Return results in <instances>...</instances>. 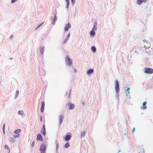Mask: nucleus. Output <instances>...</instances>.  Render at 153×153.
I'll return each instance as SVG.
<instances>
[{"instance_id":"obj_13","label":"nucleus","mask_w":153,"mask_h":153,"mask_svg":"<svg viewBox=\"0 0 153 153\" xmlns=\"http://www.w3.org/2000/svg\"><path fill=\"white\" fill-rule=\"evenodd\" d=\"M147 102H143L142 105L143 107H141V108L143 109H146L147 108V107L146 106V105L147 104Z\"/></svg>"},{"instance_id":"obj_11","label":"nucleus","mask_w":153,"mask_h":153,"mask_svg":"<svg viewBox=\"0 0 153 153\" xmlns=\"http://www.w3.org/2000/svg\"><path fill=\"white\" fill-rule=\"evenodd\" d=\"M144 48L147 49L149 48L150 47V44L148 43V42H147V43H146L145 45L144 46Z\"/></svg>"},{"instance_id":"obj_30","label":"nucleus","mask_w":153,"mask_h":153,"mask_svg":"<svg viewBox=\"0 0 153 153\" xmlns=\"http://www.w3.org/2000/svg\"><path fill=\"white\" fill-rule=\"evenodd\" d=\"M35 145V142L34 141H33L32 142V143H31V146L32 147H33Z\"/></svg>"},{"instance_id":"obj_16","label":"nucleus","mask_w":153,"mask_h":153,"mask_svg":"<svg viewBox=\"0 0 153 153\" xmlns=\"http://www.w3.org/2000/svg\"><path fill=\"white\" fill-rule=\"evenodd\" d=\"M94 71L93 70L91 69L87 71V74L88 75H90L91 73H93Z\"/></svg>"},{"instance_id":"obj_31","label":"nucleus","mask_w":153,"mask_h":153,"mask_svg":"<svg viewBox=\"0 0 153 153\" xmlns=\"http://www.w3.org/2000/svg\"><path fill=\"white\" fill-rule=\"evenodd\" d=\"M130 88H127V89L126 90V91H127L128 92V93H129V91H130Z\"/></svg>"},{"instance_id":"obj_34","label":"nucleus","mask_w":153,"mask_h":153,"mask_svg":"<svg viewBox=\"0 0 153 153\" xmlns=\"http://www.w3.org/2000/svg\"><path fill=\"white\" fill-rule=\"evenodd\" d=\"M17 0H12L11 1V2L12 3H13L15 2Z\"/></svg>"},{"instance_id":"obj_1","label":"nucleus","mask_w":153,"mask_h":153,"mask_svg":"<svg viewBox=\"0 0 153 153\" xmlns=\"http://www.w3.org/2000/svg\"><path fill=\"white\" fill-rule=\"evenodd\" d=\"M46 150V146L44 144H42L41 146L40 150L41 153H45Z\"/></svg>"},{"instance_id":"obj_12","label":"nucleus","mask_w":153,"mask_h":153,"mask_svg":"<svg viewBox=\"0 0 153 153\" xmlns=\"http://www.w3.org/2000/svg\"><path fill=\"white\" fill-rule=\"evenodd\" d=\"M146 1V0H137V3L139 5L141 4L143 2H145Z\"/></svg>"},{"instance_id":"obj_36","label":"nucleus","mask_w":153,"mask_h":153,"mask_svg":"<svg viewBox=\"0 0 153 153\" xmlns=\"http://www.w3.org/2000/svg\"><path fill=\"white\" fill-rule=\"evenodd\" d=\"M5 124H4L3 126V130H5Z\"/></svg>"},{"instance_id":"obj_14","label":"nucleus","mask_w":153,"mask_h":153,"mask_svg":"<svg viewBox=\"0 0 153 153\" xmlns=\"http://www.w3.org/2000/svg\"><path fill=\"white\" fill-rule=\"evenodd\" d=\"M64 118V116L63 115H60L59 117V120L60 124H61Z\"/></svg>"},{"instance_id":"obj_15","label":"nucleus","mask_w":153,"mask_h":153,"mask_svg":"<svg viewBox=\"0 0 153 153\" xmlns=\"http://www.w3.org/2000/svg\"><path fill=\"white\" fill-rule=\"evenodd\" d=\"M75 105L74 104L69 103V108L71 109H73L75 107Z\"/></svg>"},{"instance_id":"obj_28","label":"nucleus","mask_w":153,"mask_h":153,"mask_svg":"<svg viewBox=\"0 0 153 153\" xmlns=\"http://www.w3.org/2000/svg\"><path fill=\"white\" fill-rule=\"evenodd\" d=\"M57 19L56 18V16L55 15L54 17L53 18V21H54V22L53 23V24H54V23L55 22V21H56Z\"/></svg>"},{"instance_id":"obj_10","label":"nucleus","mask_w":153,"mask_h":153,"mask_svg":"<svg viewBox=\"0 0 153 153\" xmlns=\"http://www.w3.org/2000/svg\"><path fill=\"white\" fill-rule=\"evenodd\" d=\"M45 105V102L44 101L42 102V106L41 108V112H43L44 111Z\"/></svg>"},{"instance_id":"obj_24","label":"nucleus","mask_w":153,"mask_h":153,"mask_svg":"<svg viewBox=\"0 0 153 153\" xmlns=\"http://www.w3.org/2000/svg\"><path fill=\"white\" fill-rule=\"evenodd\" d=\"M18 114L21 115H23L24 113L22 111H19L18 112Z\"/></svg>"},{"instance_id":"obj_22","label":"nucleus","mask_w":153,"mask_h":153,"mask_svg":"<svg viewBox=\"0 0 153 153\" xmlns=\"http://www.w3.org/2000/svg\"><path fill=\"white\" fill-rule=\"evenodd\" d=\"M70 146L69 144L68 143V142L67 143L65 146V148H68Z\"/></svg>"},{"instance_id":"obj_39","label":"nucleus","mask_w":153,"mask_h":153,"mask_svg":"<svg viewBox=\"0 0 153 153\" xmlns=\"http://www.w3.org/2000/svg\"><path fill=\"white\" fill-rule=\"evenodd\" d=\"M97 25V22H95L94 24V26H96Z\"/></svg>"},{"instance_id":"obj_33","label":"nucleus","mask_w":153,"mask_h":153,"mask_svg":"<svg viewBox=\"0 0 153 153\" xmlns=\"http://www.w3.org/2000/svg\"><path fill=\"white\" fill-rule=\"evenodd\" d=\"M40 121L41 122H42V117L41 116H40Z\"/></svg>"},{"instance_id":"obj_32","label":"nucleus","mask_w":153,"mask_h":153,"mask_svg":"<svg viewBox=\"0 0 153 153\" xmlns=\"http://www.w3.org/2000/svg\"><path fill=\"white\" fill-rule=\"evenodd\" d=\"M71 2L73 4H74L75 2V0H71Z\"/></svg>"},{"instance_id":"obj_44","label":"nucleus","mask_w":153,"mask_h":153,"mask_svg":"<svg viewBox=\"0 0 153 153\" xmlns=\"http://www.w3.org/2000/svg\"><path fill=\"white\" fill-rule=\"evenodd\" d=\"M120 152V150H119V151H118V153H119V152Z\"/></svg>"},{"instance_id":"obj_43","label":"nucleus","mask_w":153,"mask_h":153,"mask_svg":"<svg viewBox=\"0 0 153 153\" xmlns=\"http://www.w3.org/2000/svg\"><path fill=\"white\" fill-rule=\"evenodd\" d=\"M44 48H43L42 49V50L44 51Z\"/></svg>"},{"instance_id":"obj_41","label":"nucleus","mask_w":153,"mask_h":153,"mask_svg":"<svg viewBox=\"0 0 153 153\" xmlns=\"http://www.w3.org/2000/svg\"><path fill=\"white\" fill-rule=\"evenodd\" d=\"M12 139H13L12 138V137L10 138V141H11L12 140Z\"/></svg>"},{"instance_id":"obj_27","label":"nucleus","mask_w":153,"mask_h":153,"mask_svg":"<svg viewBox=\"0 0 153 153\" xmlns=\"http://www.w3.org/2000/svg\"><path fill=\"white\" fill-rule=\"evenodd\" d=\"M19 94V91H17L16 93L15 96H16V98L17 97Z\"/></svg>"},{"instance_id":"obj_29","label":"nucleus","mask_w":153,"mask_h":153,"mask_svg":"<svg viewBox=\"0 0 153 153\" xmlns=\"http://www.w3.org/2000/svg\"><path fill=\"white\" fill-rule=\"evenodd\" d=\"M85 134V132L84 131H83L81 133V137L84 136Z\"/></svg>"},{"instance_id":"obj_5","label":"nucleus","mask_w":153,"mask_h":153,"mask_svg":"<svg viewBox=\"0 0 153 153\" xmlns=\"http://www.w3.org/2000/svg\"><path fill=\"white\" fill-rule=\"evenodd\" d=\"M115 88L117 92H118L119 90V83L118 81L116 80L115 81Z\"/></svg>"},{"instance_id":"obj_40","label":"nucleus","mask_w":153,"mask_h":153,"mask_svg":"<svg viewBox=\"0 0 153 153\" xmlns=\"http://www.w3.org/2000/svg\"><path fill=\"white\" fill-rule=\"evenodd\" d=\"M3 131L4 134L5 133V130H3Z\"/></svg>"},{"instance_id":"obj_38","label":"nucleus","mask_w":153,"mask_h":153,"mask_svg":"<svg viewBox=\"0 0 153 153\" xmlns=\"http://www.w3.org/2000/svg\"><path fill=\"white\" fill-rule=\"evenodd\" d=\"M143 41L145 42H146V43H147V42L148 41L146 40H143Z\"/></svg>"},{"instance_id":"obj_6","label":"nucleus","mask_w":153,"mask_h":153,"mask_svg":"<svg viewBox=\"0 0 153 153\" xmlns=\"http://www.w3.org/2000/svg\"><path fill=\"white\" fill-rule=\"evenodd\" d=\"M43 138L41 134H38L37 136V140L42 141H43Z\"/></svg>"},{"instance_id":"obj_7","label":"nucleus","mask_w":153,"mask_h":153,"mask_svg":"<svg viewBox=\"0 0 153 153\" xmlns=\"http://www.w3.org/2000/svg\"><path fill=\"white\" fill-rule=\"evenodd\" d=\"M41 133L43 135H45L46 134V129L45 125H44L41 130Z\"/></svg>"},{"instance_id":"obj_18","label":"nucleus","mask_w":153,"mask_h":153,"mask_svg":"<svg viewBox=\"0 0 153 153\" xmlns=\"http://www.w3.org/2000/svg\"><path fill=\"white\" fill-rule=\"evenodd\" d=\"M90 34L91 36H94V35L95 34V32H94V30H93L92 29L90 32Z\"/></svg>"},{"instance_id":"obj_23","label":"nucleus","mask_w":153,"mask_h":153,"mask_svg":"<svg viewBox=\"0 0 153 153\" xmlns=\"http://www.w3.org/2000/svg\"><path fill=\"white\" fill-rule=\"evenodd\" d=\"M66 0V1L67 2V5L66 7L67 8H68V7L69 6V5L70 0Z\"/></svg>"},{"instance_id":"obj_26","label":"nucleus","mask_w":153,"mask_h":153,"mask_svg":"<svg viewBox=\"0 0 153 153\" xmlns=\"http://www.w3.org/2000/svg\"><path fill=\"white\" fill-rule=\"evenodd\" d=\"M97 26H94L92 28V30H97Z\"/></svg>"},{"instance_id":"obj_20","label":"nucleus","mask_w":153,"mask_h":153,"mask_svg":"<svg viewBox=\"0 0 153 153\" xmlns=\"http://www.w3.org/2000/svg\"><path fill=\"white\" fill-rule=\"evenodd\" d=\"M20 136L19 134H17L16 135H13V137L14 138H17L19 137Z\"/></svg>"},{"instance_id":"obj_17","label":"nucleus","mask_w":153,"mask_h":153,"mask_svg":"<svg viewBox=\"0 0 153 153\" xmlns=\"http://www.w3.org/2000/svg\"><path fill=\"white\" fill-rule=\"evenodd\" d=\"M21 131V130L20 129H19L15 130L14 131V133L15 134H19V133H20Z\"/></svg>"},{"instance_id":"obj_42","label":"nucleus","mask_w":153,"mask_h":153,"mask_svg":"<svg viewBox=\"0 0 153 153\" xmlns=\"http://www.w3.org/2000/svg\"><path fill=\"white\" fill-rule=\"evenodd\" d=\"M74 72L76 73V69H75L74 70Z\"/></svg>"},{"instance_id":"obj_2","label":"nucleus","mask_w":153,"mask_h":153,"mask_svg":"<svg viewBox=\"0 0 153 153\" xmlns=\"http://www.w3.org/2000/svg\"><path fill=\"white\" fill-rule=\"evenodd\" d=\"M66 62L67 65L70 66L72 64V62L69 56H67L65 58Z\"/></svg>"},{"instance_id":"obj_3","label":"nucleus","mask_w":153,"mask_h":153,"mask_svg":"<svg viewBox=\"0 0 153 153\" xmlns=\"http://www.w3.org/2000/svg\"><path fill=\"white\" fill-rule=\"evenodd\" d=\"M145 73L148 74H152L153 73V69L151 68H146Z\"/></svg>"},{"instance_id":"obj_37","label":"nucleus","mask_w":153,"mask_h":153,"mask_svg":"<svg viewBox=\"0 0 153 153\" xmlns=\"http://www.w3.org/2000/svg\"><path fill=\"white\" fill-rule=\"evenodd\" d=\"M135 130V128H134L133 129V130H132V132L133 133H134V131Z\"/></svg>"},{"instance_id":"obj_21","label":"nucleus","mask_w":153,"mask_h":153,"mask_svg":"<svg viewBox=\"0 0 153 153\" xmlns=\"http://www.w3.org/2000/svg\"><path fill=\"white\" fill-rule=\"evenodd\" d=\"M4 148L8 150V152H10V149L8 147V146L7 145H6L4 146Z\"/></svg>"},{"instance_id":"obj_9","label":"nucleus","mask_w":153,"mask_h":153,"mask_svg":"<svg viewBox=\"0 0 153 153\" xmlns=\"http://www.w3.org/2000/svg\"><path fill=\"white\" fill-rule=\"evenodd\" d=\"M137 151L138 153H144V150L141 147L138 148Z\"/></svg>"},{"instance_id":"obj_8","label":"nucleus","mask_w":153,"mask_h":153,"mask_svg":"<svg viewBox=\"0 0 153 153\" xmlns=\"http://www.w3.org/2000/svg\"><path fill=\"white\" fill-rule=\"evenodd\" d=\"M71 25L70 23H68V24H67L65 27V31H67L68 29L71 28Z\"/></svg>"},{"instance_id":"obj_35","label":"nucleus","mask_w":153,"mask_h":153,"mask_svg":"<svg viewBox=\"0 0 153 153\" xmlns=\"http://www.w3.org/2000/svg\"><path fill=\"white\" fill-rule=\"evenodd\" d=\"M44 22H42V23H41L38 26V27H41L43 24Z\"/></svg>"},{"instance_id":"obj_4","label":"nucleus","mask_w":153,"mask_h":153,"mask_svg":"<svg viewBox=\"0 0 153 153\" xmlns=\"http://www.w3.org/2000/svg\"><path fill=\"white\" fill-rule=\"evenodd\" d=\"M71 135L72 134L71 133H68L65 137V140L66 141L69 140L71 137Z\"/></svg>"},{"instance_id":"obj_19","label":"nucleus","mask_w":153,"mask_h":153,"mask_svg":"<svg viewBox=\"0 0 153 153\" xmlns=\"http://www.w3.org/2000/svg\"><path fill=\"white\" fill-rule=\"evenodd\" d=\"M91 49L94 53L96 51V48L94 46H92L91 48Z\"/></svg>"},{"instance_id":"obj_25","label":"nucleus","mask_w":153,"mask_h":153,"mask_svg":"<svg viewBox=\"0 0 153 153\" xmlns=\"http://www.w3.org/2000/svg\"><path fill=\"white\" fill-rule=\"evenodd\" d=\"M70 36V33H69L67 35V38L66 39L65 41V42H64V43H65L66 42H67V40H68V38Z\"/></svg>"}]
</instances>
